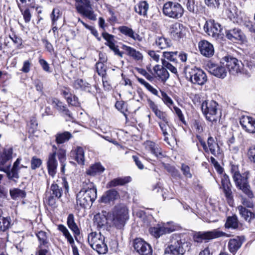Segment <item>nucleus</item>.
<instances>
[{
	"label": "nucleus",
	"instance_id": "nucleus-1",
	"mask_svg": "<svg viewBox=\"0 0 255 255\" xmlns=\"http://www.w3.org/2000/svg\"><path fill=\"white\" fill-rule=\"evenodd\" d=\"M83 183V188L77 194L76 204L81 208H86L92 204L97 198V189L93 184L88 180L86 187Z\"/></svg>",
	"mask_w": 255,
	"mask_h": 255
},
{
	"label": "nucleus",
	"instance_id": "nucleus-2",
	"mask_svg": "<svg viewBox=\"0 0 255 255\" xmlns=\"http://www.w3.org/2000/svg\"><path fill=\"white\" fill-rule=\"evenodd\" d=\"M230 171L233 180L238 188L242 190L249 197H252L253 193L250 189L247 175H242L239 170L238 165L231 164Z\"/></svg>",
	"mask_w": 255,
	"mask_h": 255
},
{
	"label": "nucleus",
	"instance_id": "nucleus-3",
	"mask_svg": "<svg viewBox=\"0 0 255 255\" xmlns=\"http://www.w3.org/2000/svg\"><path fill=\"white\" fill-rule=\"evenodd\" d=\"M88 242L91 248L99 254H105L108 251L105 238L100 232H92L88 235Z\"/></svg>",
	"mask_w": 255,
	"mask_h": 255
},
{
	"label": "nucleus",
	"instance_id": "nucleus-4",
	"mask_svg": "<svg viewBox=\"0 0 255 255\" xmlns=\"http://www.w3.org/2000/svg\"><path fill=\"white\" fill-rule=\"evenodd\" d=\"M219 105L213 100L204 101L201 105L202 111L207 120L211 122L217 121L220 116L218 114Z\"/></svg>",
	"mask_w": 255,
	"mask_h": 255
},
{
	"label": "nucleus",
	"instance_id": "nucleus-5",
	"mask_svg": "<svg viewBox=\"0 0 255 255\" xmlns=\"http://www.w3.org/2000/svg\"><path fill=\"white\" fill-rule=\"evenodd\" d=\"M162 12L164 15L168 17L178 19L183 16L184 10L180 3L168 1L164 4Z\"/></svg>",
	"mask_w": 255,
	"mask_h": 255
},
{
	"label": "nucleus",
	"instance_id": "nucleus-6",
	"mask_svg": "<svg viewBox=\"0 0 255 255\" xmlns=\"http://www.w3.org/2000/svg\"><path fill=\"white\" fill-rule=\"evenodd\" d=\"M128 219V209L123 204H119L114 207L113 212V222L118 228L123 227Z\"/></svg>",
	"mask_w": 255,
	"mask_h": 255
},
{
	"label": "nucleus",
	"instance_id": "nucleus-7",
	"mask_svg": "<svg viewBox=\"0 0 255 255\" xmlns=\"http://www.w3.org/2000/svg\"><path fill=\"white\" fill-rule=\"evenodd\" d=\"M187 244V243L179 238L173 239L171 241V244L165 249L164 253L172 255H183L185 252V248L188 247Z\"/></svg>",
	"mask_w": 255,
	"mask_h": 255
},
{
	"label": "nucleus",
	"instance_id": "nucleus-8",
	"mask_svg": "<svg viewBox=\"0 0 255 255\" xmlns=\"http://www.w3.org/2000/svg\"><path fill=\"white\" fill-rule=\"evenodd\" d=\"M186 77L194 84L204 85L207 80L205 73L201 69L194 68L186 73Z\"/></svg>",
	"mask_w": 255,
	"mask_h": 255
},
{
	"label": "nucleus",
	"instance_id": "nucleus-9",
	"mask_svg": "<svg viewBox=\"0 0 255 255\" xmlns=\"http://www.w3.org/2000/svg\"><path fill=\"white\" fill-rule=\"evenodd\" d=\"M176 229L177 226L173 222H169L164 224L162 226L157 225L155 227H151L149 229V232L153 236L157 238L164 234L171 233Z\"/></svg>",
	"mask_w": 255,
	"mask_h": 255
},
{
	"label": "nucleus",
	"instance_id": "nucleus-10",
	"mask_svg": "<svg viewBox=\"0 0 255 255\" xmlns=\"http://www.w3.org/2000/svg\"><path fill=\"white\" fill-rule=\"evenodd\" d=\"M226 236L230 237V235L227 234L222 231L215 229L211 231H208L203 233H199L194 236L195 241L198 243H201L204 240H209L219 237Z\"/></svg>",
	"mask_w": 255,
	"mask_h": 255
},
{
	"label": "nucleus",
	"instance_id": "nucleus-11",
	"mask_svg": "<svg viewBox=\"0 0 255 255\" xmlns=\"http://www.w3.org/2000/svg\"><path fill=\"white\" fill-rule=\"evenodd\" d=\"M203 28L206 33L215 39L219 38L222 30L221 25L212 19L206 21Z\"/></svg>",
	"mask_w": 255,
	"mask_h": 255
},
{
	"label": "nucleus",
	"instance_id": "nucleus-12",
	"mask_svg": "<svg viewBox=\"0 0 255 255\" xmlns=\"http://www.w3.org/2000/svg\"><path fill=\"white\" fill-rule=\"evenodd\" d=\"M133 247L140 255H152V249L151 246L140 238L134 240Z\"/></svg>",
	"mask_w": 255,
	"mask_h": 255
},
{
	"label": "nucleus",
	"instance_id": "nucleus-13",
	"mask_svg": "<svg viewBox=\"0 0 255 255\" xmlns=\"http://www.w3.org/2000/svg\"><path fill=\"white\" fill-rule=\"evenodd\" d=\"M12 153L11 147L4 148L0 151V171H5V167L9 168Z\"/></svg>",
	"mask_w": 255,
	"mask_h": 255
},
{
	"label": "nucleus",
	"instance_id": "nucleus-14",
	"mask_svg": "<svg viewBox=\"0 0 255 255\" xmlns=\"http://www.w3.org/2000/svg\"><path fill=\"white\" fill-rule=\"evenodd\" d=\"M226 58V66L229 72L232 75H236L241 72L243 68V64L237 58L227 57Z\"/></svg>",
	"mask_w": 255,
	"mask_h": 255
},
{
	"label": "nucleus",
	"instance_id": "nucleus-15",
	"mask_svg": "<svg viewBox=\"0 0 255 255\" xmlns=\"http://www.w3.org/2000/svg\"><path fill=\"white\" fill-rule=\"evenodd\" d=\"M207 69L212 75L217 77L224 78L227 72L224 66L209 62L207 64Z\"/></svg>",
	"mask_w": 255,
	"mask_h": 255
},
{
	"label": "nucleus",
	"instance_id": "nucleus-16",
	"mask_svg": "<svg viewBox=\"0 0 255 255\" xmlns=\"http://www.w3.org/2000/svg\"><path fill=\"white\" fill-rule=\"evenodd\" d=\"M207 142L208 146L206 145L205 142L200 141L201 144L205 152H207L209 150L211 154L215 156H217L221 154L220 148L212 137H209Z\"/></svg>",
	"mask_w": 255,
	"mask_h": 255
},
{
	"label": "nucleus",
	"instance_id": "nucleus-17",
	"mask_svg": "<svg viewBox=\"0 0 255 255\" xmlns=\"http://www.w3.org/2000/svg\"><path fill=\"white\" fill-rule=\"evenodd\" d=\"M53 152L49 154L47 161L48 173L52 177H54L55 175L58 165V163L56 159L57 147L53 145Z\"/></svg>",
	"mask_w": 255,
	"mask_h": 255
},
{
	"label": "nucleus",
	"instance_id": "nucleus-18",
	"mask_svg": "<svg viewBox=\"0 0 255 255\" xmlns=\"http://www.w3.org/2000/svg\"><path fill=\"white\" fill-rule=\"evenodd\" d=\"M186 29L183 24L176 22L172 24L170 28L171 36L175 40H179L184 37L186 34Z\"/></svg>",
	"mask_w": 255,
	"mask_h": 255
},
{
	"label": "nucleus",
	"instance_id": "nucleus-19",
	"mask_svg": "<svg viewBox=\"0 0 255 255\" xmlns=\"http://www.w3.org/2000/svg\"><path fill=\"white\" fill-rule=\"evenodd\" d=\"M200 53L207 57H212L214 54V48L212 43L206 40H202L198 43Z\"/></svg>",
	"mask_w": 255,
	"mask_h": 255
},
{
	"label": "nucleus",
	"instance_id": "nucleus-20",
	"mask_svg": "<svg viewBox=\"0 0 255 255\" xmlns=\"http://www.w3.org/2000/svg\"><path fill=\"white\" fill-rule=\"evenodd\" d=\"M119 192L115 189H110L107 191L101 197V203L105 204L114 203L115 201L120 199Z\"/></svg>",
	"mask_w": 255,
	"mask_h": 255
},
{
	"label": "nucleus",
	"instance_id": "nucleus-21",
	"mask_svg": "<svg viewBox=\"0 0 255 255\" xmlns=\"http://www.w3.org/2000/svg\"><path fill=\"white\" fill-rule=\"evenodd\" d=\"M242 128L247 132L255 133V119L248 116H242L240 119Z\"/></svg>",
	"mask_w": 255,
	"mask_h": 255
},
{
	"label": "nucleus",
	"instance_id": "nucleus-22",
	"mask_svg": "<svg viewBox=\"0 0 255 255\" xmlns=\"http://www.w3.org/2000/svg\"><path fill=\"white\" fill-rule=\"evenodd\" d=\"M226 36L228 39L232 41H244L246 36L241 30L238 28H235L226 31Z\"/></svg>",
	"mask_w": 255,
	"mask_h": 255
},
{
	"label": "nucleus",
	"instance_id": "nucleus-23",
	"mask_svg": "<svg viewBox=\"0 0 255 255\" xmlns=\"http://www.w3.org/2000/svg\"><path fill=\"white\" fill-rule=\"evenodd\" d=\"M144 145L146 149L150 151L156 157L160 158L163 157L161 149L155 142L150 140H147L144 142Z\"/></svg>",
	"mask_w": 255,
	"mask_h": 255
},
{
	"label": "nucleus",
	"instance_id": "nucleus-24",
	"mask_svg": "<svg viewBox=\"0 0 255 255\" xmlns=\"http://www.w3.org/2000/svg\"><path fill=\"white\" fill-rule=\"evenodd\" d=\"M221 188L223 189L226 197L228 199L231 198L232 193V185L229 177L226 174L222 175L221 177Z\"/></svg>",
	"mask_w": 255,
	"mask_h": 255
},
{
	"label": "nucleus",
	"instance_id": "nucleus-25",
	"mask_svg": "<svg viewBox=\"0 0 255 255\" xmlns=\"http://www.w3.org/2000/svg\"><path fill=\"white\" fill-rule=\"evenodd\" d=\"M187 9L195 14H201L204 12L205 7L201 4H195L193 0H188L186 3Z\"/></svg>",
	"mask_w": 255,
	"mask_h": 255
},
{
	"label": "nucleus",
	"instance_id": "nucleus-26",
	"mask_svg": "<svg viewBox=\"0 0 255 255\" xmlns=\"http://www.w3.org/2000/svg\"><path fill=\"white\" fill-rule=\"evenodd\" d=\"M77 9L80 14L83 15L89 19L92 20H95L96 19V15L92 10L90 5L87 7L83 5H79L77 7Z\"/></svg>",
	"mask_w": 255,
	"mask_h": 255
},
{
	"label": "nucleus",
	"instance_id": "nucleus-27",
	"mask_svg": "<svg viewBox=\"0 0 255 255\" xmlns=\"http://www.w3.org/2000/svg\"><path fill=\"white\" fill-rule=\"evenodd\" d=\"M119 31L123 34L128 36L134 40L140 41L141 37L135 33L131 28L126 26H122L119 27Z\"/></svg>",
	"mask_w": 255,
	"mask_h": 255
},
{
	"label": "nucleus",
	"instance_id": "nucleus-28",
	"mask_svg": "<svg viewBox=\"0 0 255 255\" xmlns=\"http://www.w3.org/2000/svg\"><path fill=\"white\" fill-rule=\"evenodd\" d=\"M243 244L241 238L238 237L236 238L230 240L228 243V249L229 251L235 254L236 252L241 248Z\"/></svg>",
	"mask_w": 255,
	"mask_h": 255
},
{
	"label": "nucleus",
	"instance_id": "nucleus-29",
	"mask_svg": "<svg viewBox=\"0 0 255 255\" xmlns=\"http://www.w3.org/2000/svg\"><path fill=\"white\" fill-rule=\"evenodd\" d=\"M153 70L156 76L162 81H165L169 78V73L163 66L156 65L154 67Z\"/></svg>",
	"mask_w": 255,
	"mask_h": 255
},
{
	"label": "nucleus",
	"instance_id": "nucleus-30",
	"mask_svg": "<svg viewBox=\"0 0 255 255\" xmlns=\"http://www.w3.org/2000/svg\"><path fill=\"white\" fill-rule=\"evenodd\" d=\"M123 48L127 52V54L136 61H141L143 59L142 54L134 48L127 45H123Z\"/></svg>",
	"mask_w": 255,
	"mask_h": 255
},
{
	"label": "nucleus",
	"instance_id": "nucleus-31",
	"mask_svg": "<svg viewBox=\"0 0 255 255\" xmlns=\"http://www.w3.org/2000/svg\"><path fill=\"white\" fill-rule=\"evenodd\" d=\"M130 181V177H125L123 178H115L107 184V188H112L117 186H123L129 182Z\"/></svg>",
	"mask_w": 255,
	"mask_h": 255
},
{
	"label": "nucleus",
	"instance_id": "nucleus-32",
	"mask_svg": "<svg viewBox=\"0 0 255 255\" xmlns=\"http://www.w3.org/2000/svg\"><path fill=\"white\" fill-rule=\"evenodd\" d=\"M149 4L146 1H140L134 6V10L138 14L144 16L147 15Z\"/></svg>",
	"mask_w": 255,
	"mask_h": 255
},
{
	"label": "nucleus",
	"instance_id": "nucleus-33",
	"mask_svg": "<svg viewBox=\"0 0 255 255\" xmlns=\"http://www.w3.org/2000/svg\"><path fill=\"white\" fill-rule=\"evenodd\" d=\"M75 160L79 164L83 165L85 162V156L84 149L81 147H77L74 150L71 151Z\"/></svg>",
	"mask_w": 255,
	"mask_h": 255
},
{
	"label": "nucleus",
	"instance_id": "nucleus-34",
	"mask_svg": "<svg viewBox=\"0 0 255 255\" xmlns=\"http://www.w3.org/2000/svg\"><path fill=\"white\" fill-rule=\"evenodd\" d=\"M72 137V135L69 131L58 132L55 135V141L57 144H62L68 141Z\"/></svg>",
	"mask_w": 255,
	"mask_h": 255
},
{
	"label": "nucleus",
	"instance_id": "nucleus-35",
	"mask_svg": "<svg viewBox=\"0 0 255 255\" xmlns=\"http://www.w3.org/2000/svg\"><path fill=\"white\" fill-rule=\"evenodd\" d=\"M156 45L160 49H165L171 45L170 40L162 36H158L155 39Z\"/></svg>",
	"mask_w": 255,
	"mask_h": 255
},
{
	"label": "nucleus",
	"instance_id": "nucleus-36",
	"mask_svg": "<svg viewBox=\"0 0 255 255\" xmlns=\"http://www.w3.org/2000/svg\"><path fill=\"white\" fill-rule=\"evenodd\" d=\"M105 168L100 163H96L92 165L86 171V173L90 176H95L97 174L102 173Z\"/></svg>",
	"mask_w": 255,
	"mask_h": 255
},
{
	"label": "nucleus",
	"instance_id": "nucleus-37",
	"mask_svg": "<svg viewBox=\"0 0 255 255\" xmlns=\"http://www.w3.org/2000/svg\"><path fill=\"white\" fill-rule=\"evenodd\" d=\"M159 126L162 132V134L164 136V140L168 143H169L168 141V136L169 135V132L171 129L168 125V120H166V122H159Z\"/></svg>",
	"mask_w": 255,
	"mask_h": 255
},
{
	"label": "nucleus",
	"instance_id": "nucleus-38",
	"mask_svg": "<svg viewBox=\"0 0 255 255\" xmlns=\"http://www.w3.org/2000/svg\"><path fill=\"white\" fill-rule=\"evenodd\" d=\"M239 222L236 215L228 217L227 219L225 227L227 229H235L238 227Z\"/></svg>",
	"mask_w": 255,
	"mask_h": 255
},
{
	"label": "nucleus",
	"instance_id": "nucleus-39",
	"mask_svg": "<svg viewBox=\"0 0 255 255\" xmlns=\"http://www.w3.org/2000/svg\"><path fill=\"white\" fill-rule=\"evenodd\" d=\"M238 209L240 215L245 219V220L250 222L252 219L255 218V214L251 212L250 210L246 209L245 207H244L242 206H240L238 207Z\"/></svg>",
	"mask_w": 255,
	"mask_h": 255
},
{
	"label": "nucleus",
	"instance_id": "nucleus-40",
	"mask_svg": "<svg viewBox=\"0 0 255 255\" xmlns=\"http://www.w3.org/2000/svg\"><path fill=\"white\" fill-rule=\"evenodd\" d=\"M94 223L99 228H103L107 224V219L104 214H97L94 217Z\"/></svg>",
	"mask_w": 255,
	"mask_h": 255
},
{
	"label": "nucleus",
	"instance_id": "nucleus-41",
	"mask_svg": "<svg viewBox=\"0 0 255 255\" xmlns=\"http://www.w3.org/2000/svg\"><path fill=\"white\" fill-rule=\"evenodd\" d=\"M67 223L68 227L76 234L80 233L79 230L74 221V215L70 214L67 217Z\"/></svg>",
	"mask_w": 255,
	"mask_h": 255
},
{
	"label": "nucleus",
	"instance_id": "nucleus-42",
	"mask_svg": "<svg viewBox=\"0 0 255 255\" xmlns=\"http://www.w3.org/2000/svg\"><path fill=\"white\" fill-rule=\"evenodd\" d=\"M163 56L164 58V59L173 62V64L178 65L177 59L178 52L177 51H164L163 52Z\"/></svg>",
	"mask_w": 255,
	"mask_h": 255
},
{
	"label": "nucleus",
	"instance_id": "nucleus-43",
	"mask_svg": "<svg viewBox=\"0 0 255 255\" xmlns=\"http://www.w3.org/2000/svg\"><path fill=\"white\" fill-rule=\"evenodd\" d=\"M74 86L77 89H80L89 92H90V84L84 81L82 79L76 80L74 82Z\"/></svg>",
	"mask_w": 255,
	"mask_h": 255
},
{
	"label": "nucleus",
	"instance_id": "nucleus-44",
	"mask_svg": "<svg viewBox=\"0 0 255 255\" xmlns=\"http://www.w3.org/2000/svg\"><path fill=\"white\" fill-rule=\"evenodd\" d=\"M9 193L11 198L14 200L23 198L26 196L25 191L18 188H13L11 189Z\"/></svg>",
	"mask_w": 255,
	"mask_h": 255
},
{
	"label": "nucleus",
	"instance_id": "nucleus-45",
	"mask_svg": "<svg viewBox=\"0 0 255 255\" xmlns=\"http://www.w3.org/2000/svg\"><path fill=\"white\" fill-rule=\"evenodd\" d=\"M52 104H53L54 107L57 110L64 112V113L69 117H71L69 111L66 109V107L61 102L59 101L57 99H55L53 100Z\"/></svg>",
	"mask_w": 255,
	"mask_h": 255
},
{
	"label": "nucleus",
	"instance_id": "nucleus-46",
	"mask_svg": "<svg viewBox=\"0 0 255 255\" xmlns=\"http://www.w3.org/2000/svg\"><path fill=\"white\" fill-rule=\"evenodd\" d=\"M225 8L223 12L227 15V16L231 20L234 19L236 16V8L234 6L229 5L227 6L226 4H224Z\"/></svg>",
	"mask_w": 255,
	"mask_h": 255
},
{
	"label": "nucleus",
	"instance_id": "nucleus-47",
	"mask_svg": "<svg viewBox=\"0 0 255 255\" xmlns=\"http://www.w3.org/2000/svg\"><path fill=\"white\" fill-rule=\"evenodd\" d=\"M36 236L40 242V247H41L42 246L48 247L49 242L46 232L42 231H39L36 234Z\"/></svg>",
	"mask_w": 255,
	"mask_h": 255
},
{
	"label": "nucleus",
	"instance_id": "nucleus-48",
	"mask_svg": "<svg viewBox=\"0 0 255 255\" xmlns=\"http://www.w3.org/2000/svg\"><path fill=\"white\" fill-rule=\"evenodd\" d=\"M19 170L12 168L10 170L9 168L5 167V170L3 171L6 173L7 176L9 179L12 180H15L19 178L18 171Z\"/></svg>",
	"mask_w": 255,
	"mask_h": 255
},
{
	"label": "nucleus",
	"instance_id": "nucleus-49",
	"mask_svg": "<svg viewBox=\"0 0 255 255\" xmlns=\"http://www.w3.org/2000/svg\"><path fill=\"white\" fill-rule=\"evenodd\" d=\"M50 194L59 199L62 196V190L57 184H52L50 187Z\"/></svg>",
	"mask_w": 255,
	"mask_h": 255
},
{
	"label": "nucleus",
	"instance_id": "nucleus-50",
	"mask_svg": "<svg viewBox=\"0 0 255 255\" xmlns=\"http://www.w3.org/2000/svg\"><path fill=\"white\" fill-rule=\"evenodd\" d=\"M58 230L63 233V236L66 238L69 243H72L74 240L72 236L69 233L67 228L63 225H59L58 227Z\"/></svg>",
	"mask_w": 255,
	"mask_h": 255
},
{
	"label": "nucleus",
	"instance_id": "nucleus-51",
	"mask_svg": "<svg viewBox=\"0 0 255 255\" xmlns=\"http://www.w3.org/2000/svg\"><path fill=\"white\" fill-rule=\"evenodd\" d=\"M10 226V219L9 217H2L0 219V231L4 232Z\"/></svg>",
	"mask_w": 255,
	"mask_h": 255
},
{
	"label": "nucleus",
	"instance_id": "nucleus-52",
	"mask_svg": "<svg viewBox=\"0 0 255 255\" xmlns=\"http://www.w3.org/2000/svg\"><path fill=\"white\" fill-rule=\"evenodd\" d=\"M61 15L62 13L59 9L57 8H53L50 15L52 25H57V21L61 16Z\"/></svg>",
	"mask_w": 255,
	"mask_h": 255
},
{
	"label": "nucleus",
	"instance_id": "nucleus-53",
	"mask_svg": "<svg viewBox=\"0 0 255 255\" xmlns=\"http://www.w3.org/2000/svg\"><path fill=\"white\" fill-rule=\"evenodd\" d=\"M162 64L163 66L167 70H169L172 73L174 74L177 73V70L176 68V66L177 65L172 64L169 62V61L166 60L165 59H161Z\"/></svg>",
	"mask_w": 255,
	"mask_h": 255
},
{
	"label": "nucleus",
	"instance_id": "nucleus-54",
	"mask_svg": "<svg viewBox=\"0 0 255 255\" xmlns=\"http://www.w3.org/2000/svg\"><path fill=\"white\" fill-rule=\"evenodd\" d=\"M159 97H161L163 103L167 107H168L169 108H171V107L173 105V101L165 92L161 91V96Z\"/></svg>",
	"mask_w": 255,
	"mask_h": 255
},
{
	"label": "nucleus",
	"instance_id": "nucleus-55",
	"mask_svg": "<svg viewBox=\"0 0 255 255\" xmlns=\"http://www.w3.org/2000/svg\"><path fill=\"white\" fill-rule=\"evenodd\" d=\"M205 4L212 9H219L220 7V0H204Z\"/></svg>",
	"mask_w": 255,
	"mask_h": 255
},
{
	"label": "nucleus",
	"instance_id": "nucleus-56",
	"mask_svg": "<svg viewBox=\"0 0 255 255\" xmlns=\"http://www.w3.org/2000/svg\"><path fill=\"white\" fill-rule=\"evenodd\" d=\"M42 160L40 158L36 156L32 157L30 161L31 169L35 170L39 168L42 164Z\"/></svg>",
	"mask_w": 255,
	"mask_h": 255
},
{
	"label": "nucleus",
	"instance_id": "nucleus-57",
	"mask_svg": "<svg viewBox=\"0 0 255 255\" xmlns=\"http://www.w3.org/2000/svg\"><path fill=\"white\" fill-rule=\"evenodd\" d=\"M96 69L98 74L104 77L106 73V67L102 62H98L96 64Z\"/></svg>",
	"mask_w": 255,
	"mask_h": 255
},
{
	"label": "nucleus",
	"instance_id": "nucleus-58",
	"mask_svg": "<svg viewBox=\"0 0 255 255\" xmlns=\"http://www.w3.org/2000/svg\"><path fill=\"white\" fill-rule=\"evenodd\" d=\"M244 27L249 32L255 34V24L249 20H246L244 23Z\"/></svg>",
	"mask_w": 255,
	"mask_h": 255
},
{
	"label": "nucleus",
	"instance_id": "nucleus-59",
	"mask_svg": "<svg viewBox=\"0 0 255 255\" xmlns=\"http://www.w3.org/2000/svg\"><path fill=\"white\" fill-rule=\"evenodd\" d=\"M67 101L69 104L73 106L79 107L80 105L78 98L75 95H70V96L67 97Z\"/></svg>",
	"mask_w": 255,
	"mask_h": 255
},
{
	"label": "nucleus",
	"instance_id": "nucleus-60",
	"mask_svg": "<svg viewBox=\"0 0 255 255\" xmlns=\"http://www.w3.org/2000/svg\"><path fill=\"white\" fill-rule=\"evenodd\" d=\"M247 154L250 161L255 163V145L249 148Z\"/></svg>",
	"mask_w": 255,
	"mask_h": 255
},
{
	"label": "nucleus",
	"instance_id": "nucleus-61",
	"mask_svg": "<svg viewBox=\"0 0 255 255\" xmlns=\"http://www.w3.org/2000/svg\"><path fill=\"white\" fill-rule=\"evenodd\" d=\"M154 114L155 116L162 122H166L167 119V116L165 112L160 111L159 109L155 112Z\"/></svg>",
	"mask_w": 255,
	"mask_h": 255
},
{
	"label": "nucleus",
	"instance_id": "nucleus-62",
	"mask_svg": "<svg viewBox=\"0 0 255 255\" xmlns=\"http://www.w3.org/2000/svg\"><path fill=\"white\" fill-rule=\"evenodd\" d=\"M31 65V62L30 60H27L24 61L21 71L25 73H28L30 70Z\"/></svg>",
	"mask_w": 255,
	"mask_h": 255
},
{
	"label": "nucleus",
	"instance_id": "nucleus-63",
	"mask_svg": "<svg viewBox=\"0 0 255 255\" xmlns=\"http://www.w3.org/2000/svg\"><path fill=\"white\" fill-rule=\"evenodd\" d=\"M181 170L183 174L187 178H191L192 177V174L190 173V168L188 165L182 164L181 166Z\"/></svg>",
	"mask_w": 255,
	"mask_h": 255
},
{
	"label": "nucleus",
	"instance_id": "nucleus-64",
	"mask_svg": "<svg viewBox=\"0 0 255 255\" xmlns=\"http://www.w3.org/2000/svg\"><path fill=\"white\" fill-rule=\"evenodd\" d=\"M39 63L44 71L47 72H50L49 65L46 60L40 58L39 59Z\"/></svg>",
	"mask_w": 255,
	"mask_h": 255
}]
</instances>
